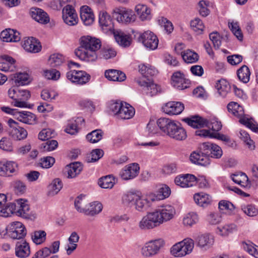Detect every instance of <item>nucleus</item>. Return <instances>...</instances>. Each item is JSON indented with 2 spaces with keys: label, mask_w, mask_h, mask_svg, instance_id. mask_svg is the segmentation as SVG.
Listing matches in <instances>:
<instances>
[{
  "label": "nucleus",
  "mask_w": 258,
  "mask_h": 258,
  "mask_svg": "<svg viewBox=\"0 0 258 258\" xmlns=\"http://www.w3.org/2000/svg\"><path fill=\"white\" fill-rule=\"evenodd\" d=\"M62 19L66 24L69 26L76 25L79 22L78 15L75 7L63 8L62 10Z\"/></svg>",
  "instance_id": "17"
},
{
  "label": "nucleus",
  "mask_w": 258,
  "mask_h": 258,
  "mask_svg": "<svg viewBox=\"0 0 258 258\" xmlns=\"http://www.w3.org/2000/svg\"><path fill=\"white\" fill-rule=\"evenodd\" d=\"M241 210L246 215L250 217L255 216L258 214V209L253 205H242Z\"/></svg>",
  "instance_id": "56"
},
{
  "label": "nucleus",
  "mask_w": 258,
  "mask_h": 258,
  "mask_svg": "<svg viewBox=\"0 0 258 258\" xmlns=\"http://www.w3.org/2000/svg\"><path fill=\"white\" fill-rule=\"evenodd\" d=\"M228 26L233 34L239 40H242L243 35L241 30L238 25V23L236 22L232 21L228 23Z\"/></svg>",
  "instance_id": "54"
},
{
  "label": "nucleus",
  "mask_w": 258,
  "mask_h": 258,
  "mask_svg": "<svg viewBox=\"0 0 258 258\" xmlns=\"http://www.w3.org/2000/svg\"><path fill=\"white\" fill-rule=\"evenodd\" d=\"M115 38L117 42L121 46L127 47L131 43V38L128 35L120 33L115 35Z\"/></svg>",
  "instance_id": "47"
},
{
  "label": "nucleus",
  "mask_w": 258,
  "mask_h": 258,
  "mask_svg": "<svg viewBox=\"0 0 258 258\" xmlns=\"http://www.w3.org/2000/svg\"><path fill=\"white\" fill-rule=\"evenodd\" d=\"M81 71L72 70L67 74V77L72 83L80 84L81 81Z\"/></svg>",
  "instance_id": "53"
},
{
  "label": "nucleus",
  "mask_w": 258,
  "mask_h": 258,
  "mask_svg": "<svg viewBox=\"0 0 258 258\" xmlns=\"http://www.w3.org/2000/svg\"><path fill=\"white\" fill-rule=\"evenodd\" d=\"M188 125L194 128H202L207 124L208 120L199 115H193L182 120Z\"/></svg>",
  "instance_id": "24"
},
{
  "label": "nucleus",
  "mask_w": 258,
  "mask_h": 258,
  "mask_svg": "<svg viewBox=\"0 0 258 258\" xmlns=\"http://www.w3.org/2000/svg\"><path fill=\"white\" fill-rule=\"evenodd\" d=\"M135 10L142 21L148 20L151 18V10L146 5H138Z\"/></svg>",
  "instance_id": "33"
},
{
  "label": "nucleus",
  "mask_w": 258,
  "mask_h": 258,
  "mask_svg": "<svg viewBox=\"0 0 258 258\" xmlns=\"http://www.w3.org/2000/svg\"><path fill=\"white\" fill-rule=\"evenodd\" d=\"M139 41L150 50L156 49L158 45L159 40L153 32L147 31L141 34L138 38Z\"/></svg>",
  "instance_id": "9"
},
{
  "label": "nucleus",
  "mask_w": 258,
  "mask_h": 258,
  "mask_svg": "<svg viewBox=\"0 0 258 258\" xmlns=\"http://www.w3.org/2000/svg\"><path fill=\"white\" fill-rule=\"evenodd\" d=\"M205 126L208 127L212 129L213 131L218 132L222 128L221 122L218 120L216 118H213L210 120H208L207 124Z\"/></svg>",
  "instance_id": "62"
},
{
  "label": "nucleus",
  "mask_w": 258,
  "mask_h": 258,
  "mask_svg": "<svg viewBox=\"0 0 258 258\" xmlns=\"http://www.w3.org/2000/svg\"><path fill=\"white\" fill-rule=\"evenodd\" d=\"M157 124L164 133L171 138L177 141H183L187 138L185 130L180 124L166 118H160Z\"/></svg>",
  "instance_id": "2"
},
{
  "label": "nucleus",
  "mask_w": 258,
  "mask_h": 258,
  "mask_svg": "<svg viewBox=\"0 0 258 258\" xmlns=\"http://www.w3.org/2000/svg\"><path fill=\"white\" fill-rule=\"evenodd\" d=\"M237 75L239 80L244 83L249 82L250 72L249 68L245 65L242 66L237 71Z\"/></svg>",
  "instance_id": "42"
},
{
  "label": "nucleus",
  "mask_w": 258,
  "mask_h": 258,
  "mask_svg": "<svg viewBox=\"0 0 258 258\" xmlns=\"http://www.w3.org/2000/svg\"><path fill=\"white\" fill-rule=\"evenodd\" d=\"M158 23L161 26L163 27L164 30L168 33H170L173 30V27L172 23L166 18L161 17L158 19Z\"/></svg>",
  "instance_id": "59"
},
{
  "label": "nucleus",
  "mask_w": 258,
  "mask_h": 258,
  "mask_svg": "<svg viewBox=\"0 0 258 258\" xmlns=\"http://www.w3.org/2000/svg\"><path fill=\"white\" fill-rule=\"evenodd\" d=\"M181 56L184 61L187 63H195L199 59L198 53L189 49L182 52Z\"/></svg>",
  "instance_id": "43"
},
{
  "label": "nucleus",
  "mask_w": 258,
  "mask_h": 258,
  "mask_svg": "<svg viewBox=\"0 0 258 258\" xmlns=\"http://www.w3.org/2000/svg\"><path fill=\"white\" fill-rule=\"evenodd\" d=\"M22 46L27 51L32 53L38 52L41 49L40 42L33 37L28 38L25 40Z\"/></svg>",
  "instance_id": "25"
},
{
  "label": "nucleus",
  "mask_w": 258,
  "mask_h": 258,
  "mask_svg": "<svg viewBox=\"0 0 258 258\" xmlns=\"http://www.w3.org/2000/svg\"><path fill=\"white\" fill-rule=\"evenodd\" d=\"M190 81L185 78L184 74L180 71L174 72L171 76V85L175 88L182 90L189 87Z\"/></svg>",
  "instance_id": "10"
},
{
  "label": "nucleus",
  "mask_w": 258,
  "mask_h": 258,
  "mask_svg": "<svg viewBox=\"0 0 258 258\" xmlns=\"http://www.w3.org/2000/svg\"><path fill=\"white\" fill-rule=\"evenodd\" d=\"M216 88L219 94L222 97H225L230 90L229 83L225 79H221L216 83Z\"/></svg>",
  "instance_id": "38"
},
{
  "label": "nucleus",
  "mask_w": 258,
  "mask_h": 258,
  "mask_svg": "<svg viewBox=\"0 0 258 258\" xmlns=\"http://www.w3.org/2000/svg\"><path fill=\"white\" fill-rule=\"evenodd\" d=\"M158 216L154 211L148 213L144 216L139 223V227L142 230H149L160 225Z\"/></svg>",
  "instance_id": "8"
},
{
  "label": "nucleus",
  "mask_w": 258,
  "mask_h": 258,
  "mask_svg": "<svg viewBox=\"0 0 258 258\" xmlns=\"http://www.w3.org/2000/svg\"><path fill=\"white\" fill-rule=\"evenodd\" d=\"M1 40L5 42H18L21 39L20 33L10 28L3 30L0 34Z\"/></svg>",
  "instance_id": "22"
},
{
  "label": "nucleus",
  "mask_w": 258,
  "mask_h": 258,
  "mask_svg": "<svg viewBox=\"0 0 258 258\" xmlns=\"http://www.w3.org/2000/svg\"><path fill=\"white\" fill-rule=\"evenodd\" d=\"M29 14L33 19L40 24H46L49 22L48 15L41 9L32 7L30 9Z\"/></svg>",
  "instance_id": "18"
},
{
  "label": "nucleus",
  "mask_w": 258,
  "mask_h": 258,
  "mask_svg": "<svg viewBox=\"0 0 258 258\" xmlns=\"http://www.w3.org/2000/svg\"><path fill=\"white\" fill-rule=\"evenodd\" d=\"M55 133L53 131L49 128L42 130L38 135V138L42 141L50 140L54 137Z\"/></svg>",
  "instance_id": "60"
},
{
  "label": "nucleus",
  "mask_w": 258,
  "mask_h": 258,
  "mask_svg": "<svg viewBox=\"0 0 258 258\" xmlns=\"http://www.w3.org/2000/svg\"><path fill=\"white\" fill-rule=\"evenodd\" d=\"M190 160L193 163L204 166L210 163V158L202 154L200 150L193 152L190 154Z\"/></svg>",
  "instance_id": "27"
},
{
  "label": "nucleus",
  "mask_w": 258,
  "mask_h": 258,
  "mask_svg": "<svg viewBox=\"0 0 258 258\" xmlns=\"http://www.w3.org/2000/svg\"><path fill=\"white\" fill-rule=\"evenodd\" d=\"M58 147V142L54 140H47L40 145V149L42 152L52 151Z\"/></svg>",
  "instance_id": "48"
},
{
  "label": "nucleus",
  "mask_w": 258,
  "mask_h": 258,
  "mask_svg": "<svg viewBox=\"0 0 258 258\" xmlns=\"http://www.w3.org/2000/svg\"><path fill=\"white\" fill-rule=\"evenodd\" d=\"M12 80L17 86L28 85L30 82L29 75L27 73L16 74Z\"/></svg>",
  "instance_id": "39"
},
{
  "label": "nucleus",
  "mask_w": 258,
  "mask_h": 258,
  "mask_svg": "<svg viewBox=\"0 0 258 258\" xmlns=\"http://www.w3.org/2000/svg\"><path fill=\"white\" fill-rule=\"evenodd\" d=\"M213 145V143L210 142L203 143L200 145L199 150L202 154L210 158V155L211 154V150L212 149Z\"/></svg>",
  "instance_id": "64"
},
{
  "label": "nucleus",
  "mask_w": 258,
  "mask_h": 258,
  "mask_svg": "<svg viewBox=\"0 0 258 258\" xmlns=\"http://www.w3.org/2000/svg\"><path fill=\"white\" fill-rule=\"evenodd\" d=\"M237 227L235 224H229L225 225L222 227H218L217 232L221 236H226L235 231Z\"/></svg>",
  "instance_id": "46"
},
{
  "label": "nucleus",
  "mask_w": 258,
  "mask_h": 258,
  "mask_svg": "<svg viewBox=\"0 0 258 258\" xmlns=\"http://www.w3.org/2000/svg\"><path fill=\"white\" fill-rule=\"evenodd\" d=\"M81 162H75L67 165L64 169L65 173L67 174V177L72 178L75 177L81 172Z\"/></svg>",
  "instance_id": "28"
},
{
  "label": "nucleus",
  "mask_w": 258,
  "mask_h": 258,
  "mask_svg": "<svg viewBox=\"0 0 258 258\" xmlns=\"http://www.w3.org/2000/svg\"><path fill=\"white\" fill-rule=\"evenodd\" d=\"M65 61L64 57L60 53L51 54L48 59V63L52 67H56L61 65Z\"/></svg>",
  "instance_id": "45"
},
{
  "label": "nucleus",
  "mask_w": 258,
  "mask_h": 258,
  "mask_svg": "<svg viewBox=\"0 0 258 258\" xmlns=\"http://www.w3.org/2000/svg\"><path fill=\"white\" fill-rule=\"evenodd\" d=\"M184 108L180 102L171 101L167 103L163 107L165 113L169 115H177L182 112Z\"/></svg>",
  "instance_id": "21"
},
{
  "label": "nucleus",
  "mask_w": 258,
  "mask_h": 258,
  "mask_svg": "<svg viewBox=\"0 0 258 258\" xmlns=\"http://www.w3.org/2000/svg\"><path fill=\"white\" fill-rule=\"evenodd\" d=\"M46 233L44 231H36L32 234V239L34 243L36 244H41L46 240Z\"/></svg>",
  "instance_id": "52"
},
{
  "label": "nucleus",
  "mask_w": 258,
  "mask_h": 258,
  "mask_svg": "<svg viewBox=\"0 0 258 258\" xmlns=\"http://www.w3.org/2000/svg\"><path fill=\"white\" fill-rule=\"evenodd\" d=\"M15 59L11 56L5 55L2 57L0 62V70L4 72H9L13 70Z\"/></svg>",
  "instance_id": "31"
},
{
  "label": "nucleus",
  "mask_w": 258,
  "mask_h": 258,
  "mask_svg": "<svg viewBox=\"0 0 258 258\" xmlns=\"http://www.w3.org/2000/svg\"><path fill=\"white\" fill-rule=\"evenodd\" d=\"M15 118L19 121L29 124H33L36 122V115L29 111H18L15 114Z\"/></svg>",
  "instance_id": "26"
},
{
  "label": "nucleus",
  "mask_w": 258,
  "mask_h": 258,
  "mask_svg": "<svg viewBox=\"0 0 258 258\" xmlns=\"http://www.w3.org/2000/svg\"><path fill=\"white\" fill-rule=\"evenodd\" d=\"M139 72L145 77L152 76L157 73V70L150 64H141L139 65Z\"/></svg>",
  "instance_id": "40"
},
{
  "label": "nucleus",
  "mask_w": 258,
  "mask_h": 258,
  "mask_svg": "<svg viewBox=\"0 0 258 258\" xmlns=\"http://www.w3.org/2000/svg\"><path fill=\"white\" fill-rule=\"evenodd\" d=\"M105 76L108 80L112 81L122 82L126 79V76L124 73L116 70L106 71Z\"/></svg>",
  "instance_id": "30"
},
{
  "label": "nucleus",
  "mask_w": 258,
  "mask_h": 258,
  "mask_svg": "<svg viewBox=\"0 0 258 258\" xmlns=\"http://www.w3.org/2000/svg\"><path fill=\"white\" fill-rule=\"evenodd\" d=\"M26 229L24 225L20 222H14L10 226L8 232L9 236L14 239H21L26 236Z\"/></svg>",
  "instance_id": "13"
},
{
  "label": "nucleus",
  "mask_w": 258,
  "mask_h": 258,
  "mask_svg": "<svg viewBox=\"0 0 258 258\" xmlns=\"http://www.w3.org/2000/svg\"><path fill=\"white\" fill-rule=\"evenodd\" d=\"M227 107L229 112H231L234 116L239 118V121L240 123L245 125L253 132L258 133L257 125L253 122L252 118H249L244 114L242 106L236 102H231L228 104Z\"/></svg>",
  "instance_id": "4"
},
{
  "label": "nucleus",
  "mask_w": 258,
  "mask_h": 258,
  "mask_svg": "<svg viewBox=\"0 0 258 258\" xmlns=\"http://www.w3.org/2000/svg\"><path fill=\"white\" fill-rule=\"evenodd\" d=\"M135 112V109L132 106L126 103L124 104L122 103L118 117L123 119H128L134 115Z\"/></svg>",
  "instance_id": "32"
},
{
  "label": "nucleus",
  "mask_w": 258,
  "mask_h": 258,
  "mask_svg": "<svg viewBox=\"0 0 258 258\" xmlns=\"http://www.w3.org/2000/svg\"><path fill=\"white\" fill-rule=\"evenodd\" d=\"M101 46L100 39L89 35L82 36V60L93 61L97 58L96 51Z\"/></svg>",
  "instance_id": "3"
},
{
  "label": "nucleus",
  "mask_w": 258,
  "mask_h": 258,
  "mask_svg": "<svg viewBox=\"0 0 258 258\" xmlns=\"http://www.w3.org/2000/svg\"><path fill=\"white\" fill-rule=\"evenodd\" d=\"M194 199L197 205L203 207H207L211 202V197L203 192L196 194Z\"/></svg>",
  "instance_id": "35"
},
{
  "label": "nucleus",
  "mask_w": 258,
  "mask_h": 258,
  "mask_svg": "<svg viewBox=\"0 0 258 258\" xmlns=\"http://www.w3.org/2000/svg\"><path fill=\"white\" fill-rule=\"evenodd\" d=\"M209 2L205 1H201L199 3V13L203 17H207L210 14V10L208 9Z\"/></svg>",
  "instance_id": "63"
},
{
  "label": "nucleus",
  "mask_w": 258,
  "mask_h": 258,
  "mask_svg": "<svg viewBox=\"0 0 258 258\" xmlns=\"http://www.w3.org/2000/svg\"><path fill=\"white\" fill-rule=\"evenodd\" d=\"M240 138L248 146V147L251 150H253L255 148L254 143L250 139L249 134L244 130L239 131Z\"/></svg>",
  "instance_id": "55"
},
{
  "label": "nucleus",
  "mask_w": 258,
  "mask_h": 258,
  "mask_svg": "<svg viewBox=\"0 0 258 258\" xmlns=\"http://www.w3.org/2000/svg\"><path fill=\"white\" fill-rule=\"evenodd\" d=\"M103 132L101 130H96L87 134L86 139L91 143H95L102 138Z\"/></svg>",
  "instance_id": "51"
},
{
  "label": "nucleus",
  "mask_w": 258,
  "mask_h": 258,
  "mask_svg": "<svg viewBox=\"0 0 258 258\" xmlns=\"http://www.w3.org/2000/svg\"><path fill=\"white\" fill-rule=\"evenodd\" d=\"M140 167L138 164L134 163L124 167L120 172L119 176L123 180H130L136 177L139 173Z\"/></svg>",
  "instance_id": "14"
},
{
  "label": "nucleus",
  "mask_w": 258,
  "mask_h": 258,
  "mask_svg": "<svg viewBox=\"0 0 258 258\" xmlns=\"http://www.w3.org/2000/svg\"><path fill=\"white\" fill-rule=\"evenodd\" d=\"M95 20V16L93 10L90 7L82 6V22L87 26L93 24Z\"/></svg>",
  "instance_id": "23"
},
{
  "label": "nucleus",
  "mask_w": 258,
  "mask_h": 258,
  "mask_svg": "<svg viewBox=\"0 0 258 258\" xmlns=\"http://www.w3.org/2000/svg\"><path fill=\"white\" fill-rule=\"evenodd\" d=\"M60 75V72L55 69L46 70L43 71V76L48 80H57Z\"/></svg>",
  "instance_id": "57"
},
{
  "label": "nucleus",
  "mask_w": 258,
  "mask_h": 258,
  "mask_svg": "<svg viewBox=\"0 0 258 258\" xmlns=\"http://www.w3.org/2000/svg\"><path fill=\"white\" fill-rule=\"evenodd\" d=\"M115 183V178L111 175H106L99 179L98 184L103 188H111Z\"/></svg>",
  "instance_id": "41"
},
{
  "label": "nucleus",
  "mask_w": 258,
  "mask_h": 258,
  "mask_svg": "<svg viewBox=\"0 0 258 258\" xmlns=\"http://www.w3.org/2000/svg\"><path fill=\"white\" fill-rule=\"evenodd\" d=\"M8 124L12 128L10 135L15 140H23L27 137V132L23 127H17L18 123L12 119L8 120Z\"/></svg>",
  "instance_id": "15"
},
{
  "label": "nucleus",
  "mask_w": 258,
  "mask_h": 258,
  "mask_svg": "<svg viewBox=\"0 0 258 258\" xmlns=\"http://www.w3.org/2000/svg\"><path fill=\"white\" fill-rule=\"evenodd\" d=\"M104 154L102 150L96 149L93 150L90 154L88 155L86 158V161L88 163L94 162L100 159Z\"/></svg>",
  "instance_id": "49"
},
{
  "label": "nucleus",
  "mask_w": 258,
  "mask_h": 258,
  "mask_svg": "<svg viewBox=\"0 0 258 258\" xmlns=\"http://www.w3.org/2000/svg\"><path fill=\"white\" fill-rule=\"evenodd\" d=\"M154 212L158 217L157 218L160 225L172 219L176 213L174 208L169 205L161 206Z\"/></svg>",
  "instance_id": "7"
},
{
  "label": "nucleus",
  "mask_w": 258,
  "mask_h": 258,
  "mask_svg": "<svg viewBox=\"0 0 258 258\" xmlns=\"http://www.w3.org/2000/svg\"><path fill=\"white\" fill-rule=\"evenodd\" d=\"M17 166V164L12 161L0 162V175L10 176L11 173L15 172Z\"/></svg>",
  "instance_id": "29"
},
{
  "label": "nucleus",
  "mask_w": 258,
  "mask_h": 258,
  "mask_svg": "<svg viewBox=\"0 0 258 258\" xmlns=\"http://www.w3.org/2000/svg\"><path fill=\"white\" fill-rule=\"evenodd\" d=\"M194 246V240L186 238L174 244L170 248V253L175 257H182L190 253Z\"/></svg>",
  "instance_id": "5"
},
{
  "label": "nucleus",
  "mask_w": 258,
  "mask_h": 258,
  "mask_svg": "<svg viewBox=\"0 0 258 258\" xmlns=\"http://www.w3.org/2000/svg\"><path fill=\"white\" fill-rule=\"evenodd\" d=\"M175 183L182 188L189 187L197 184L196 177L192 174L179 175L174 179Z\"/></svg>",
  "instance_id": "16"
},
{
  "label": "nucleus",
  "mask_w": 258,
  "mask_h": 258,
  "mask_svg": "<svg viewBox=\"0 0 258 258\" xmlns=\"http://www.w3.org/2000/svg\"><path fill=\"white\" fill-rule=\"evenodd\" d=\"M11 204H15L16 207L15 210H13V214L16 216L22 217L24 219L30 218V207L23 199L17 200L15 203H11Z\"/></svg>",
  "instance_id": "12"
},
{
  "label": "nucleus",
  "mask_w": 258,
  "mask_h": 258,
  "mask_svg": "<svg viewBox=\"0 0 258 258\" xmlns=\"http://www.w3.org/2000/svg\"><path fill=\"white\" fill-rule=\"evenodd\" d=\"M99 23L100 26L105 32H112L114 29V25L110 16L106 12H100L99 15Z\"/></svg>",
  "instance_id": "20"
},
{
  "label": "nucleus",
  "mask_w": 258,
  "mask_h": 258,
  "mask_svg": "<svg viewBox=\"0 0 258 258\" xmlns=\"http://www.w3.org/2000/svg\"><path fill=\"white\" fill-rule=\"evenodd\" d=\"M159 90V87L152 82H149L148 85L145 89L147 95L150 96L156 95Z\"/></svg>",
  "instance_id": "61"
},
{
  "label": "nucleus",
  "mask_w": 258,
  "mask_h": 258,
  "mask_svg": "<svg viewBox=\"0 0 258 258\" xmlns=\"http://www.w3.org/2000/svg\"><path fill=\"white\" fill-rule=\"evenodd\" d=\"M113 17L119 22L130 23L135 20V16L131 10L124 8H116L113 10Z\"/></svg>",
  "instance_id": "11"
},
{
  "label": "nucleus",
  "mask_w": 258,
  "mask_h": 258,
  "mask_svg": "<svg viewBox=\"0 0 258 258\" xmlns=\"http://www.w3.org/2000/svg\"><path fill=\"white\" fill-rule=\"evenodd\" d=\"M102 205L98 202H94L90 204L87 209L84 210L86 215L93 216L98 214L102 210Z\"/></svg>",
  "instance_id": "37"
},
{
  "label": "nucleus",
  "mask_w": 258,
  "mask_h": 258,
  "mask_svg": "<svg viewBox=\"0 0 258 258\" xmlns=\"http://www.w3.org/2000/svg\"><path fill=\"white\" fill-rule=\"evenodd\" d=\"M199 221V216L195 212H189L183 218V224L185 226L191 227Z\"/></svg>",
  "instance_id": "44"
},
{
  "label": "nucleus",
  "mask_w": 258,
  "mask_h": 258,
  "mask_svg": "<svg viewBox=\"0 0 258 258\" xmlns=\"http://www.w3.org/2000/svg\"><path fill=\"white\" fill-rule=\"evenodd\" d=\"M62 187L61 180L59 178L54 179L48 186L47 196L53 197L57 195Z\"/></svg>",
  "instance_id": "36"
},
{
  "label": "nucleus",
  "mask_w": 258,
  "mask_h": 258,
  "mask_svg": "<svg viewBox=\"0 0 258 258\" xmlns=\"http://www.w3.org/2000/svg\"><path fill=\"white\" fill-rule=\"evenodd\" d=\"M190 27L198 34H202L205 28L203 21L199 18H196L191 21Z\"/></svg>",
  "instance_id": "50"
},
{
  "label": "nucleus",
  "mask_w": 258,
  "mask_h": 258,
  "mask_svg": "<svg viewBox=\"0 0 258 258\" xmlns=\"http://www.w3.org/2000/svg\"><path fill=\"white\" fill-rule=\"evenodd\" d=\"M196 242L198 246L203 248L212 245L214 239L213 236L209 234H201L196 238Z\"/></svg>",
  "instance_id": "34"
},
{
  "label": "nucleus",
  "mask_w": 258,
  "mask_h": 258,
  "mask_svg": "<svg viewBox=\"0 0 258 258\" xmlns=\"http://www.w3.org/2000/svg\"><path fill=\"white\" fill-rule=\"evenodd\" d=\"M162 239H157L146 242L141 248L142 255L146 257H151L157 254L164 246Z\"/></svg>",
  "instance_id": "6"
},
{
  "label": "nucleus",
  "mask_w": 258,
  "mask_h": 258,
  "mask_svg": "<svg viewBox=\"0 0 258 258\" xmlns=\"http://www.w3.org/2000/svg\"><path fill=\"white\" fill-rule=\"evenodd\" d=\"M171 194L169 186L165 184L161 185L158 189L157 194L153 192L142 195L140 192L128 191L122 197V202L124 206L127 207H134L136 210L140 212L147 211L156 201L163 200L167 198Z\"/></svg>",
  "instance_id": "1"
},
{
  "label": "nucleus",
  "mask_w": 258,
  "mask_h": 258,
  "mask_svg": "<svg viewBox=\"0 0 258 258\" xmlns=\"http://www.w3.org/2000/svg\"><path fill=\"white\" fill-rule=\"evenodd\" d=\"M122 103L121 102L111 101L108 106L109 111L118 117Z\"/></svg>",
  "instance_id": "58"
},
{
  "label": "nucleus",
  "mask_w": 258,
  "mask_h": 258,
  "mask_svg": "<svg viewBox=\"0 0 258 258\" xmlns=\"http://www.w3.org/2000/svg\"><path fill=\"white\" fill-rule=\"evenodd\" d=\"M15 253L16 256L19 258H27L30 253L29 244L25 240H22L16 243Z\"/></svg>",
  "instance_id": "19"
}]
</instances>
